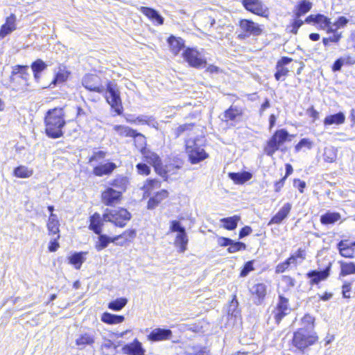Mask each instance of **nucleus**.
I'll return each mask as SVG.
<instances>
[{
    "mask_svg": "<svg viewBox=\"0 0 355 355\" xmlns=\"http://www.w3.org/2000/svg\"><path fill=\"white\" fill-rule=\"evenodd\" d=\"M45 132L52 139L60 138L63 135L62 128L66 124L65 112L62 107L49 110L45 116Z\"/></svg>",
    "mask_w": 355,
    "mask_h": 355,
    "instance_id": "nucleus-1",
    "label": "nucleus"
},
{
    "mask_svg": "<svg viewBox=\"0 0 355 355\" xmlns=\"http://www.w3.org/2000/svg\"><path fill=\"white\" fill-rule=\"evenodd\" d=\"M203 139H189L186 141V153L190 162L198 164L208 157V154L202 148Z\"/></svg>",
    "mask_w": 355,
    "mask_h": 355,
    "instance_id": "nucleus-2",
    "label": "nucleus"
},
{
    "mask_svg": "<svg viewBox=\"0 0 355 355\" xmlns=\"http://www.w3.org/2000/svg\"><path fill=\"white\" fill-rule=\"evenodd\" d=\"M103 94L107 103L118 115H121L123 113V107L117 85L109 82Z\"/></svg>",
    "mask_w": 355,
    "mask_h": 355,
    "instance_id": "nucleus-3",
    "label": "nucleus"
},
{
    "mask_svg": "<svg viewBox=\"0 0 355 355\" xmlns=\"http://www.w3.org/2000/svg\"><path fill=\"white\" fill-rule=\"evenodd\" d=\"M290 135L285 129L277 130L267 141L264 147V153L268 156H272L279 149V147L288 140Z\"/></svg>",
    "mask_w": 355,
    "mask_h": 355,
    "instance_id": "nucleus-4",
    "label": "nucleus"
},
{
    "mask_svg": "<svg viewBox=\"0 0 355 355\" xmlns=\"http://www.w3.org/2000/svg\"><path fill=\"white\" fill-rule=\"evenodd\" d=\"M131 218V214L125 209H120L118 210L106 209L103 214V220L105 222H110L116 226L123 227L128 221Z\"/></svg>",
    "mask_w": 355,
    "mask_h": 355,
    "instance_id": "nucleus-5",
    "label": "nucleus"
},
{
    "mask_svg": "<svg viewBox=\"0 0 355 355\" xmlns=\"http://www.w3.org/2000/svg\"><path fill=\"white\" fill-rule=\"evenodd\" d=\"M184 59L189 66L194 68L205 67L206 59L201 52L194 48H187L182 53Z\"/></svg>",
    "mask_w": 355,
    "mask_h": 355,
    "instance_id": "nucleus-6",
    "label": "nucleus"
},
{
    "mask_svg": "<svg viewBox=\"0 0 355 355\" xmlns=\"http://www.w3.org/2000/svg\"><path fill=\"white\" fill-rule=\"evenodd\" d=\"M83 86L89 91L103 94L105 88L102 85L101 78L95 74H87L82 79Z\"/></svg>",
    "mask_w": 355,
    "mask_h": 355,
    "instance_id": "nucleus-7",
    "label": "nucleus"
},
{
    "mask_svg": "<svg viewBox=\"0 0 355 355\" xmlns=\"http://www.w3.org/2000/svg\"><path fill=\"white\" fill-rule=\"evenodd\" d=\"M291 311V309L288 306V300L282 295H279V302L277 306L271 313V315L273 317L275 322L279 324L282 318L288 315Z\"/></svg>",
    "mask_w": 355,
    "mask_h": 355,
    "instance_id": "nucleus-8",
    "label": "nucleus"
},
{
    "mask_svg": "<svg viewBox=\"0 0 355 355\" xmlns=\"http://www.w3.org/2000/svg\"><path fill=\"white\" fill-rule=\"evenodd\" d=\"M292 59L288 57H283L280 60L278 61L276 66V72L275 73V77L277 80H284L285 77L288 75V73L290 71V68L288 67L289 64L292 62ZM301 63H298L297 62H294L292 63V66L291 67V69H294V64H300Z\"/></svg>",
    "mask_w": 355,
    "mask_h": 355,
    "instance_id": "nucleus-9",
    "label": "nucleus"
},
{
    "mask_svg": "<svg viewBox=\"0 0 355 355\" xmlns=\"http://www.w3.org/2000/svg\"><path fill=\"white\" fill-rule=\"evenodd\" d=\"M322 267L318 270H312V284H318L320 281L326 279L329 275L331 263L329 259H324Z\"/></svg>",
    "mask_w": 355,
    "mask_h": 355,
    "instance_id": "nucleus-10",
    "label": "nucleus"
},
{
    "mask_svg": "<svg viewBox=\"0 0 355 355\" xmlns=\"http://www.w3.org/2000/svg\"><path fill=\"white\" fill-rule=\"evenodd\" d=\"M121 191L107 187L101 194L102 202L107 206H114L119 202L121 199Z\"/></svg>",
    "mask_w": 355,
    "mask_h": 355,
    "instance_id": "nucleus-11",
    "label": "nucleus"
},
{
    "mask_svg": "<svg viewBox=\"0 0 355 355\" xmlns=\"http://www.w3.org/2000/svg\"><path fill=\"white\" fill-rule=\"evenodd\" d=\"M293 342L296 347L300 350H304L311 345L309 333L305 329H300L294 334Z\"/></svg>",
    "mask_w": 355,
    "mask_h": 355,
    "instance_id": "nucleus-12",
    "label": "nucleus"
},
{
    "mask_svg": "<svg viewBox=\"0 0 355 355\" xmlns=\"http://www.w3.org/2000/svg\"><path fill=\"white\" fill-rule=\"evenodd\" d=\"M173 333L171 329L155 328L151 331L148 335V340L152 342H159L166 340H170L172 338Z\"/></svg>",
    "mask_w": 355,
    "mask_h": 355,
    "instance_id": "nucleus-13",
    "label": "nucleus"
},
{
    "mask_svg": "<svg viewBox=\"0 0 355 355\" xmlns=\"http://www.w3.org/2000/svg\"><path fill=\"white\" fill-rule=\"evenodd\" d=\"M141 154L145 158V161L149 164L153 165L157 173L161 175H164V174L166 173V172L162 173L159 171V170H161L162 160L157 154L147 149L142 150Z\"/></svg>",
    "mask_w": 355,
    "mask_h": 355,
    "instance_id": "nucleus-14",
    "label": "nucleus"
},
{
    "mask_svg": "<svg viewBox=\"0 0 355 355\" xmlns=\"http://www.w3.org/2000/svg\"><path fill=\"white\" fill-rule=\"evenodd\" d=\"M30 74L28 73V66L27 65H15L12 67V70L10 76V81L14 83L18 78H21L25 84L28 80Z\"/></svg>",
    "mask_w": 355,
    "mask_h": 355,
    "instance_id": "nucleus-15",
    "label": "nucleus"
},
{
    "mask_svg": "<svg viewBox=\"0 0 355 355\" xmlns=\"http://www.w3.org/2000/svg\"><path fill=\"white\" fill-rule=\"evenodd\" d=\"M15 22L16 17L14 14L10 15L6 18V23L0 28V40L3 39L16 29Z\"/></svg>",
    "mask_w": 355,
    "mask_h": 355,
    "instance_id": "nucleus-16",
    "label": "nucleus"
},
{
    "mask_svg": "<svg viewBox=\"0 0 355 355\" xmlns=\"http://www.w3.org/2000/svg\"><path fill=\"white\" fill-rule=\"evenodd\" d=\"M122 349L123 353L128 355H144L146 352L141 343L137 339L130 344L125 345Z\"/></svg>",
    "mask_w": 355,
    "mask_h": 355,
    "instance_id": "nucleus-17",
    "label": "nucleus"
},
{
    "mask_svg": "<svg viewBox=\"0 0 355 355\" xmlns=\"http://www.w3.org/2000/svg\"><path fill=\"white\" fill-rule=\"evenodd\" d=\"M242 4L245 8L258 15H262L264 13V8L259 0H242Z\"/></svg>",
    "mask_w": 355,
    "mask_h": 355,
    "instance_id": "nucleus-18",
    "label": "nucleus"
},
{
    "mask_svg": "<svg viewBox=\"0 0 355 355\" xmlns=\"http://www.w3.org/2000/svg\"><path fill=\"white\" fill-rule=\"evenodd\" d=\"M104 221L103 216L101 217L98 213L95 212L89 217V230H92L96 234H100L102 232V227Z\"/></svg>",
    "mask_w": 355,
    "mask_h": 355,
    "instance_id": "nucleus-19",
    "label": "nucleus"
},
{
    "mask_svg": "<svg viewBox=\"0 0 355 355\" xmlns=\"http://www.w3.org/2000/svg\"><path fill=\"white\" fill-rule=\"evenodd\" d=\"M355 241L349 243L347 241L343 240L338 243V249L340 254L346 258H352L354 254Z\"/></svg>",
    "mask_w": 355,
    "mask_h": 355,
    "instance_id": "nucleus-20",
    "label": "nucleus"
},
{
    "mask_svg": "<svg viewBox=\"0 0 355 355\" xmlns=\"http://www.w3.org/2000/svg\"><path fill=\"white\" fill-rule=\"evenodd\" d=\"M240 27L243 31L250 35L257 36L261 33V29L259 26L252 21L248 19H242L240 21Z\"/></svg>",
    "mask_w": 355,
    "mask_h": 355,
    "instance_id": "nucleus-21",
    "label": "nucleus"
},
{
    "mask_svg": "<svg viewBox=\"0 0 355 355\" xmlns=\"http://www.w3.org/2000/svg\"><path fill=\"white\" fill-rule=\"evenodd\" d=\"M291 204L287 202L279 210V211L271 218L270 224H280L288 215L291 209Z\"/></svg>",
    "mask_w": 355,
    "mask_h": 355,
    "instance_id": "nucleus-22",
    "label": "nucleus"
},
{
    "mask_svg": "<svg viewBox=\"0 0 355 355\" xmlns=\"http://www.w3.org/2000/svg\"><path fill=\"white\" fill-rule=\"evenodd\" d=\"M251 293L257 297L256 304H260L263 301L266 295L267 286L263 283H258L252 287Z\"/></svg>",
    "mask_w": 355,
    "mask_h": 355,
    "instance_id": "nucleus-23",
    "label": "nucleus"
},
{
    "mask_svg": "<svg viewBox=\"0 0 355 355\" xmlns=\"http://www.w3.org/2000/svg\"><path fill=\"white\" fill-rule=\"evenodd\" d=\"M140 10L144 15H146L150 20L157 22V24L162 25L164 24V17H162L159 13L155 9L148 7H141Z\"/></svg>",
    "mask_w": 355,
    "mask_h": 355,
    "instance_id": "nucleus-24",
    "label": "nucleus"
},
{
    "mask_svg": "<svg viewBox=\"0 0 355 355\" xmlns=\"http://www.w3.org/2000/svg\"><path fill=\"white\" fill-rule=\"evenodd\" d=\"M331 21L329 18L321 14H317L315 16L312 15V25L316 27L328 30L331 27Z\"/></svg>",
    "mask_w": 355,
    "mask_h": 355,
    "instance_id": "nucleus-25",
    "label": "nucleus"
},
{
    "mask_svg": "<svg viewBox=\"0 0 355 355\" xmlns=\"http://www.w3.org/2000/svg\"><path fill=\"white\" fill-rule=\"evenodd\" d=\"M116 166L113 162H107L104 164H101L94 168L93 173L96 176H103L104 175L110 174Z\"/></svg>",
    "mask_w": 355,
    "mask_h": 355,
    "instance_id": "nucleus-26",
    "label": "nucleus"
},
{
    "mask_svg": "<svg viewBox=\"0 0 355 355\" xmlns=\"http://www.w3.org/2000/svg\"><path fill=\"white\" fill-rule=\"evenodd\" d=\"M168 193L166 190L162 189L156 193V194L150 198L148 202V209H153L156 207L164 199L166 198Z\"/></svg>",
    "mask_w": 355,
    "mask_h": 355,
    "instance_id": "nucleus-27",
    "label": "nucleus"
},
{
    "mask_svg": "<svg viewBox=\"0 0 355 355\" xmlns=\"http://www.w3.org/2000/svg\"><path fill=\"white\" fill-rule=\"evenodd\" d=\"M168 43L170 46L171 51L174 55H177L184 47V42L180 37H175L171 35L168 39Z\"/></svg>",
    "mask_w": 355,
    "mask_h": 355,
    "instance_id": "nucleus-28",
    "label": "nucleus"
},
{
    "mask_svg": "<svg viewBox=\"0 0 355 355\" xmlns=\"http://www.w3.org/2000/svg\"><path fill=\"white\" fill-rule=\"evenodd\" d=\"M59 227H60V222L58 220V216L54 214H50L48 222H47V229L49 231V235H54V234L59 235V232H60Z\"/></svg>",
    "mask_w": 355,
    "mask_h": 355,
    "instance_id": "nucleus-29",
    "label": "nucleus"
},
{
    "mask_svg": "<svg viewBox=\"0 0 355 355\" xmlns=\"http://www.w3.org/2000/svg\"><path fill=\"white\" fill-rule=\"evenodd\" d=\"M229 177L234 182V183L242 184L250 180L252 177V174L248 171H243L241 173H230Z\"/></svg>",
    "mask_w": 355,
    "mask_h": 355,
    "instance_id": "nucleus-30",
    "label": "nucleus"
},
{
    "mask_svg": "<svg viewBox=\"0 0 355 355\" xmlns=\"http://www.w3.org/2000/svg\"><path fill=\"white\" fill-rule=\"evenodd\" d=\"M95 342L94 334L91 333L81 334L76 340V344L80 348H84L86 345H91Z\"/></svg>",
    "mask_w": 355,
    "mask_h": 355,
    "instance_id": "nucleus-31",
    "label": "nucleus"
},
{
    "mask_svg": "<svg viewBox=\"0 0 355 355\" xmlns=\"http://www.w3.org/2000/svg\"><path fill=\"white\" fill-rule=\"evenodd\" d=\"M188 242L189 239L186 232L178 233L176 235L174 244L179 248L180 252H184L187 249Z\"/></svg>",
    "mask_w": 355,
    "mask_h": 355,
    "instance_id": "nucleus-32",
    "label": "nucleus"
},
{
    "mask_svg": "<svg viewBox=\"0 0 355 355\" xmlns=\"http://www.w3.org/2000/svg\"><path fill=\"white\" fill-rule=\"evenodd\" d=\"M327 31L331 35L322 39L323 44L325 46L328 45L329 42L337 43L342 37V32L334 29L333 27H329Z\"/></svg>",
    "mask_w": 355,
    "mask_h": 355,
    "instance_id": "nucleus-33",
    "label": "nucleus"
},
{
    "mask_svg": "<svg viewBox=\"0 0 355 355\" xmlns=\"http://www.w3.org/2000/svg\"><path fill=\"white\" fill-rule=\"evenodd\" d=\"M241 220V217L237 215H234L231 217L223 218L220 220V223L223 224V227L228 230H234L236 228L239 221Z\"/></svg>",
    "mask_w": 355,
    "mask_h": 355,
    "instance_id": "nucleus-34",
    "label": "nucleus"
},
{
    "mask_svg": "<svg viewBox=\"0 0 355 355\" xmlns=\"http://www.w3.org/2000/svg\"><path fill=\"white\" fill-rule=\"evenodd\" d=\"M113 130L117 135L124 137H132L136 134L135 130L125 125H115Z\"/></svg>",
    "mask_w": 355,
    "mask_h": 355,
    "instance_id": "nucleus-35",
    "label": "nucleus"
},
{
    "mask_svg": "<svg viewBox=\"0 0 355 355\" xmlns=\"http://www.w3.org/2000/svg\"><path fill=\"white\" fill-rule=\"evenodd\" d=\"M345 116L343 112H338L335 114H331L325 117L324 123L326 125L333 124L340 125L345 122Z\"/></svg>",
    "mask_w": 355,
    "mask_h": 355,
    "instance_id": "nucleus-36",
    "label": "nucleus"
},
{
    "mask_svg": "<svg viewBox=\"0 0 355 355\" xmlns=\"http://www.w3.org/2000/svg\"><path fill=\"white\" fill-rule=\"evenodd\" d=\"M125 318L123 315H118L105 312L101 316V320L109 324H119L124 321Z\"/></svg>",
    "mask_w": 355,
    "mask_h": 355,
    "instance_id": "nucleus-37",
    "label": "nucleus"
},
{
    "mask_svg": "<svg viewBox=\"0 0 355 355\" xmlns=\"http://www.w3.org/2000/svg\"><path fill=\"white\" fill-rule=\"evenodd\" d=\"M98 235V241L95 245V248L98 252L107 248L110 243H115L116 240H114V237L111 238L106 234H102L101 233Z\"/></svg>",
    "mask_w": 355,
    "mask_h": 355,
    "instance_id": "nucleus-38",
    "label": "nucleus"
},
{
    "mask_svg": "<svg viewBox=\"0 0 355 355\" xmlns=\"http://www.w3.org/2000/svg\"><path fill=\"white\" fill-rule=\"evenodd\" d=\"M134 122H137V124L148 125L155 128H157L158 123L155 121L153 116L148 115H139L135 118Z\"/></svg>",
    "mask_w": 355,
    "mask_h": 355,
    "instance_id": "nucleus-39",
    "label": "nucleus"
},
{
    "mask_svg": "<svg viewBox=\"0 0 355 355\" xmlns=\"http://www.w3.org/2000/svg\"><path fill=\"white\" fill-rule=\"evenodd\" d=\"M243 114V110L241 107L231 105L224 113L225 120L234 121L238 116Z\"/></svg>",
    "mask_w": 355,
    "mask_h": 355,
    "instance_id": "nucleus-40",
    "label": "nucleus"
},
{
    "mask_svg": "<svg viewBox=\"0 0 355 355\" xmlns=\"http://www.w3.org/2000/svg\"><path fill=\"white\" fill-rule=\"evenodd\" d=\"M128 179L126 177L119 176L110 182V185L118 189V191H121V194L124 192L128 184Z\"/></svg>",
    "mask_w": 355,
    "mask_h": 355,
    "instance_id": "nucleus-41",
    "label": "nucleus"
},
{
    "mask_svg": "<svg viewBox=\"0 0 355 355\" xmlns=\"http://www.w3.org/2000/svg\"><path fill=\"white\" fill-rule=\"evenodd\" d=\"M33 174V170L24 165L16 167L13 171V175L19 178H28Z\"/></svg>",
    "mask_w": 355,
    "mask_h": 355,
    "instance_id": "nucleus-42",
    "label": "nucleus"
},
{
    "mask_svg": "<svg viewBox=\"0 0 355 355\" xmlns=\"http://www.w3.org/2000/svg\"><path fill=\"white\" fill-rule=\"evenodd\" d=\"M87 252H76L69 257V263L73 265L75 268L80 269L83 263L85 261L84 255Z\"/></svg>",
    "mask_w": 355,
    "mask_h": 355,
    "instance_id": "nucleus-43",
    "label": "nucleus"
},
{
    "mask_svg": "<svg viewBox=\"0 0 355 355\" xmlns=\"http://www.w3.org/2000/svg\"><path fill=\"white\" fill-rule=\"evenodd\" d=\"M136 236V232L135 230H128L125 231L123 233L119 236H116L114 237V240L116 241L119 239H123V242H118L117 245H124L127 242L131 241Z\"/></svg>",
    "mask_w": 355,
    "mask_h": 355,
    "instance_id": "nucleus-44",
    "label": "nucleus"
},
{
    "mask_svg": "<svg viewBox=\"0 0 355 355\" xmlns=\"http://www.w3.org/2000/svg\"><path fill=\"white\" fill-rule=\"evenodd\" d=\"M47 67V65L45 64V62L40 60L37 59L35 62H33L31 64V69L33 71L34 78L36 80H38L40 78V73L43 71Z\"/></svg>",
    "mask_w": 355,
    "mask_h": 355,
    "instance_id": "nucleus-45",
    "label": "nucleus"
},
{
    "mask_svg": "<svg viewBox=\"0 0 355 355\" xmlns=\"http://www.w3.org/2000/svg\"><path fill=\"white\" fill-rule=\"evenodd\" d=\"M340 218V215L336 212H327L320 217V221L324 225L333 224Z\"/></svg>",
    "mask_w": 355,
    "mask_h": 355,
    "instance_id": "nucleus-46",
    "label": "nucleus"
},
{
    "mask_svg": "<svg viewBox=\"0 0 355 355\" xmlns=\"http://www.w3.org/2000/svg\"><path fill=\"white\" fill-rule=\"evenodd\" d=\"M340 275L345 277L355 274V263L353 262H341Z\"/></svg>",
    "mask_w": 355,
    "mask_h": 355,
    "instance_id": "nucleus-47",
    "label": "nucleus"
},
{
    "mask_svg": "<svg viewBox=\"0 0 355 355\" xmlns=\"http://www.w3.org/2000/svg\"><path fill=\"white\" fill-rule=\"evenodd\" d=\"M69 76V72L64 68L60 67L55 76L52 81V84L57 85L65 82Z\"/></svg>",
    "mask_w": 355,
    "mask_h": 355,
    "instance_id": "nucleus-48",
    "label": "nucleus"
},
{
    "mask_svg": "<svg viewBox=\"0 0 355 355\" xmlns=\"http://www.w3.org/2000/svg\"><path fill=\"white\" fill-rule=\"evenodd\" d=\"M127 302L128 300L126 298H117L116 300L112 301L108 304V308L113 311H119L126 305Z\"/></svg>",
    "mask_w": 355,
    "mask_h": 355,
    "instance_id": "nucleus-49",
    "label": "nucleus"
},
{
    "mask_svg": "<svg viewBox=\"0 0 355 355\" xmlns=\"http://www.w3.org/2000/svg\"><path fill=\"white\" fill-rule=\"evenodd\" d=\"M160 187V182L155 179L148 180L144 185L145 193L150 195L154 189H157Z\"/></svg>",
    "mask_w": 355,
    "mask_h": 355,
    "instance_id": "nucleus-50",
    "label": "nucleus"
},
{
    "mask_svg": "<svg viewBox=\"0 0 355 355\" xmlns=\"http://www.w3.org/2000/svg\"><path fill=\"white\" fill-rule=\"evenodd\" d=\"M132 137L135 139L136 147L140 148L141 151L146 149V139L144 135L136 131L135 135Z\"/></svg>",
    "mask_w": 355,
    "mask_h": 355,
    "instance_id": "nucleus-51",
    "label": "nucleus"
},
{
    "mask_svg": "<svg viewBox=\"0 0 355 355\" xmlns=\"http://www.w3.org/2000/svg\"><path fill=\"white\" fill-rule=\"evenodd\" d=\"M310 8L311 5L309 1H307L306 0L302 1L297 6L295 13L296 17H300L301 16L306 13L310 10Z\"/></svg>",
    "mask_w": 355,
    "mask_h": 355,
    "instance_id": "nucleus-52",
    "label": "nucleus"
},
{
    "mask_svg": "<svg viewBox=\"0 0 355 355\" xmlns=\"http://www.w3.org/2000/svg\"><path fill=\"white\" fill-rule=\"evenodd\" d=\"M246 249V245L244 243L240 241H232V243L227 248V252L229 253H235L236 252L244 250Z\"/></svg>",
    "mask_w": 355,
    "mask_h": 355,
    "instance_id": "nucleus-53",
    "label": "nucleus"
},
{
    "mask_svg": "<svg viewBox=\"0 0 355 355\" xmlns=\"http://www.w3.org/2000/svg\"><path fill=\"white\" fill-rule=\"evenodd\" d=\"M306 257L304 250L300 248L295 254H292L290 258H293L292 262L294 266L301 263Z\"/></svg>",
    "mask_w": 355,
    "mask_h": 355,
    "instance_id": "nucleus-54",
    "label": "nucleus"
},
{
    "mask_svg": "<svg viewBox=\"0 0 355 355\" xmlns=\"http://www.w3.org/2000/svg\"><path fill=\"white\" fill-rule=\"evenodd\" d=\"M323 156L324 160L327 162H333L336 157L334 149L332 147L325 148Z\"/></svg>",
    "mask_w": 355,
    "mask_h": 355,
    "instance_id": "nucleus-55",
    "label": "nucleus"
},
{
    "mask_svg": "<svg viewBox=\"0 0 355 355\" xmlns=\"http://www.w3.org/2000/svg\"><path fill=\"white\" fill-rule=\"evenodd\" d=\"M349 22V19L344 16L339 17L337 20L331 24V27L334 28V29L338 31L340 28L345 27Z\"/></svg>",
    "mask_w": 355,
    "mask_h": 355,
    "instance_id": "nucleus-56",
    "label": "nucleus"
},
{
    "mask_svg": "<svg viewBox=\"0 0 355 355\" xmlns=\"http://www.w3.org/2000/svg\"><path fill=\"white\" fill-rule=\"evenodd\" d=\"M239 306L238 300H236V295H234L232 301L230 302L227 307V313L229 315L236 316L239 313L237 308Z\"/></svg>",
    "mask_w": 355,
    "mask_h": 355,
    "instance_id": "nucleus-57",
    "label": "nucleus"
},
{
    "mask_svg": "<svg viewBox=\"0 0 355 355\" xmlns=\"http://www.w3.org/2000/svg\"><path fill=\"white\" fill-rule=\"evenodd\" d=\"M293 258L287 259L284 262L279 263L275 268L276 273H282L285 272L291 265H293L292 262Z\"/></svg>",
    "mask_w": 355,
    "mask_h": 355,
    "instance_id": "nucleus-58",
    "label": "nucleus"
},
{
    "mask_svg": "<svg viewBox=\"0 0 355 355\" xmlns=\"http://www.w3.org/2000/svg\"><path fill=\"white\" fill-rule=\"evenodd\" d=\"M170 231L172 232L183 233L186 232L185 228L182 226L178 220H172L170 225Z\"/></svg>",
    "mask_w": 355,
    "mask_h": 355,
    "instance_id": "nucleus-59",
    "label": "nucleus"
},
{
    "mask_svg": "<svg viewBox=\"0 0 355 355\" xmlns=\"http://www.w3.org/2000/svg\"><path fill=\"white\" fill-rule=\"evenodd\" d=\"M137 171L139 175H148L150 173V168L144 163H139L136 165Z\"/></svg>",
    "mask_w": 355,
    "mask_h": 355,
    "instance_id": "nucleus-60",
    "label": "nucleus"
},
{
    "mask_svg": "<svg viewBox=\"0 0 355 355\" xmlns=\"http://www.w3.org/2000/svg\"><path fill=\"white\" fill-rule=\"evenodd\" d=\"M254 270L253 267V261H248L243 266V269L241 271L240 277H246L250 272Z\"/></svg>",
    "mask_w": 355,
    "mask_h": 355,
    "instance_id": "nucleus-61",
    "label": "nucleus"
},
{
    "mask_svg": "<svg viewBox=\"0 0 355 355\" xmlns=\"http://www.w3.org/2000/svg\"><path fill=\"white\" fill-rule=\"evenodd\" d=\"M352 289V283L350 282H345L342 286V293L343 296L345 298H349L350 295L349 293Z\"/></svg>",
    "mask_w": 355,
    "mask_h": 355,
    "instance_id": "nucleus-62",
    "label": "nucleus"
},
{
    "mask_svg": "<svg viewBox=\"0 0 355 355\" xmlns=\"http://www.w3.org/2000/svg\"><path fill=\"white\" fill-rule=\"evenodd\" d=\"M192 127H193L192 123H185V124L181 125L176 129V134L178 136H179L184 132L191 130L192 128Z\"/></svg>",
    "mask_w": 355,
    "mask_h": 355,
    "instance_id": "nucleus-63",
    "label": "nucleus"
},
{
    "mask_svg": "<svg viewBox=\"0 0 355 355\" xmlns=\"http://www.w3.org/2000/svg\"><path fill=\"white\" fill-rule=\"evenodd\" d=\"M60 239V235H57L56 238L53 239L50 241L49 245V250L50 252H55L59 248V243L58 240Z\"/></svg>",
    "mask_w": 355,
    "mask_h": 355,
    "instance_id": "nucleus-64",
    "label": "nucleus"
}]
</instances>
